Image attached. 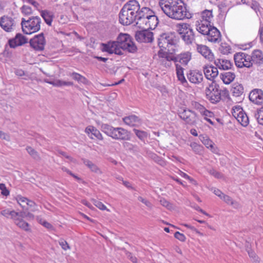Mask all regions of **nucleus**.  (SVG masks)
<instances>
[{"instance_id":"nucleus-1","label":"nucleus","mask_w":263,"mask_h":263,"mask_svg":"<svg viewBox=\"0 0 263 263\" xmlns=\"http://www.w3.org/2000/svg\"><path fill=\"white\" fill-rule=\"evenodd\" d=\"M159 4L163 12L171 18L183 20L192 17L182 0H160Z\"/></svg>"},{"instance_id":"nucleus-2","label":"nucleus","mask_w":263,"mask_h":263,"mask_svg":"<svg viewBox=\"0 0 263 263\" xmlns=\"http://www.w3.org/2000/svg\"><path fill=\"white\" fill-rule=\"evenodd\" d=\"M41 18L37 16H31L28 20L22 18L21 26L24 34H31L39 31L41 29Z\"/></svg>"},{"instance_id":"nucleus-3","label":"nucleus","mask_w":263,"mask_h":263,"mask_svg":"<svg viewBox=\"0 0 263 263\" xmlns=\"http://www.w3.org/2000/svg\"><path fill=\"white\" fill-rule=\"evenodd\" d=\"M115 42L122 49L128 52L134 53L137 51L138 48L133 38L127 33H120Z\"/></svg>"},{"instance_id":"nucleus-4","label":"nucleus","mask_w":263,"mask_h":263,"mask_svg":"<svg viewBox=\"0 0 263 263\" xmlns=\"http://www.w3.org/2000/svg\"><path fill=\"white\" fill-rule=\"evenodd\" d=\"M179 40V37L175 32L163 33L158 38V45L159 48L165 49L175 45Z\"/></svg>"},{"instance_id":"nucleus-5","label":"nucleus","mask_w":263,"mask_h":263,"mask_svg":"<svg viewBox=\"0 0 263 263\" xmlns=\"http://www.w3.org/2000/svg\"><path fill=\"white\" fill-rule=\"evenodd\" d=\"M187 44H192L195 39V34L191 25L187 23L180 25L178 33Z\"/></svg>"},{"instance_id":"nucleus-6","label":"nucleus","mask_w":263,"mask_h":263,"mask_svg":"<svg viewBox=\"0 0 263 263\" xmlns=\"http://www.w3.org/2000/svg\"><path fill=\"white\" fill-rule=\"evenodd\" d=\"M119 22L123 25H129L136 21V14L126 10V7L122 8L119 15Z\"/></svg>"},{"instance_id":"nucleus-7","label":"nucleus","mask_w":263,"mask_h":263,"mask_svg":"<svg viewBox=\"0 0 263 263\" xmlns=\"http://www.w3.org/2000/svg\"><path fill=\"white\" fill-rule=\"evenodd\" d=\"M28 42L27 38L20 33H17L14 37L10 39L7 44L5 45L3 54L5 55L7 52V48L9 46L11 48H15L18 46H22Z\"/></svg>"},{"instance_id":"nucleus-8","label":"nucleus","mask_w":263,"mask_h":263,"mask_svg":"<svg viewBox=\"0 0 263 263\" xmlns=\"http://www.w3.org/2000/svg\"><path fill=\"white\" fill-rule=\"evenodd\" d=\"M29 44L30 46L36 51L43 50L46 44L44 33L42 32L35 35L32 39L30 40Z\"/></svg>"},{"instance_id":"nucleus-9","label":"nucleus","mask_w":263,"mask_h":263,"mask_svg":"<svg viewBox=\"0 0 263 263\" xmlns=\"http://www.w3.org/2000/svg\"><path fill=\"white\" fill-rule=\"evenodd\" d=\"M153 13V11L150 8L143 7L136 13V24L140 28L143 27L144 22L148 17V15Z\"/></svg>"},{"instance_id":"nucleus-10","label":"nucleus","mask_w":263,"mask_h":263,"mask_svg":"<svg viewBox=\"0 0 263 263\" xmlns=\"http://www.w3.org/2000/svg\"><path fill=\"white\" fill-rule=\"evenodd\" d=\"M137 31L135 33V39L140 43H151L153 41V33L147 29Z\"/></svg>"},{"instance_id":"nucleus-11","label":"nucleus","mask_w":263,"mask_h":263,"mask_svg":"<svg viewBox=\"0 0 263 263\" xmlns=\"http://www.w3.org/2000/svg\"><path fill=\"white\" fill-rule=\"evenodd\" d=\"M248 54L243 52H237L234 55V60L236 66L238 68H242L244 67L250 68L252 66V62L249 61L248 63H245L247 59Z\"/></svg>"},{"instance_id":"nucleus-12","label":"nucleus","mask_w":263,"mask_h":263,"mask_svg":"<svg viewBox=\"0 0 263 263\" xmlns=\"http://www.w3.org/2000/svg\"><path fill=\"white\" fill-rule=\"evenodd\" d=\"M206 98L213 104H217L221 100V92H217L210 88L206 87L205 90Z\"/></svg>"},{"instance_id":"nucleus-13","label":"nucleus","mask_w":263,"mask_h":263,"mask_svg":"<svg viewBox=\"0 0 263 263\" xmlns=\"http://www.w3.org/2000/svg\"><path fill=\"white\" fill-rule=\"evenodd\" d=\"M14 21L11 17L4 15L0 17V26L6 32H11Z\"/></svg>"},{"instance_id":"nucleus-14","label":"nucleus","mask_w":263,"mask_h":263,"mask_svg":"<svg viewBox=\"0 0 263 263\" xmlns=\"http://www.w3.org/2000/svg\"><path fill=\"white\" fill-rule=\"evenodd\" d=\"M159 23L158 18L155 15V12L148 15V17L144 22L143 27H140V28H146L148 30L154 29Z\"/></svg>"},{"instance_id":"nucleus-15","label":"nucleus","mask_w":263,"mask_h":263,"mask_svg":"<svg viewBox=\"0 0 263 263\" xmlns=\"http://www.w3.org/2000/svg\"><path fill=\"white\" fill-rule=\"evenodd\" d=\"M249 98L253 103L260 105L263 102V91L260 89H255L250 93Z\"/></svg>"},{"instance_id":"nucleus-16","label":"nucleus","mask_w":263,"mask_h":263,"mask_svg":"<svg viewBox=\"0 0 263 263\" xmlns=\"http://www.w3.org/2000/svg\"><path fill=\"white\" fill-rule=\"evenodd\" d=\"M112 138L116 140H129L130 139V133L123 128L117 127L114 131Z\"/></svg>"},{"instance_id":"nucleus-17","label":"nucleus","mask_w":263,"mask_h":263,"mask_svg":"<svg viewBox=\"0 0 263 263\" xmlns=\"http://www.w3.org/2000/svg\"><path fill=\"white\" fill-rule=\"evenodd\" d=\"M187 78L190 82L194 84L201 83L203 79L202 72L196 70H190L187 74Z\"/></svg>"},{"instance_id":"nucleus-18","label":"nucleus","mask_w":263,"mask_h":263,"mask_svg":"<svg viewBox=\"0 0 263 263\" xmlns=\"http://www.w3.org/2000/svg\"><path fill=\"white\" fill-rule=\"evenodd\" d=\"M209 26V31H208L207 34L209 41L214 43L219 42L221 36L220 31L215 27L212 26L211 25Z\"/></svg>"},{"instance_id":"nucleus-19","label":"nucleus","mask_w":263,"mask_h":263,"mask_svg":"<svg viewBox=\"0 0 263 263\" xmlns=\"http://www.w3.org/2000/svg\"><path fill=\"white\" fill-rule=\"evenodd\" d=\"M203 72L206 78L210 80H213L218 74L217 68L212 65L205 66Z\"/></svg>"},{"instance_id":"nucleus-20","label":"nucleus","mask_w":263,"mask_h":263,"mask_svg":"<svg viewBox=\"0 0 263 263\" xmlns=\"http://www.w3.org/2000/svg\"><path fill=\"white\" fill-rule=\"evenodd\" d=\"M197 50L198 52L210 61H212L214 59V55L208 46L202 45H197Z\"/></svg>"},{"instance_id":"nucleus-21","label":"nucleus","mask_w":263,"mask_h":263,"mask_svg":"<svg viewBox=\"0 0 263 263\" xmlns=\"http://www.w3.org/2000/svg\"><path fill=\"white\" fill-rule=\"evenodd\" d=\"M123 122L130 126H136L141 123V120L136 115H131L123 118Z\"/></svg>"},{"instance_id":"nucleus-22","label":"nucleus","mask_w":263,"mask_h":263,"mask_svg":"<svg viewBox=\"0 0 263 263\" xmlns=\"http://www.w3.org/2000/svg\"><path fill=\"white\" fill-rule=\"evenodd\" d=\"M125 7H126V10L132 11L136 14L139 10L140 6L137 1L132 0L125 4L122 8Z\"/></svg>"},{"instance_id":"nucleus-23","label":"nucleus","mask_w":263,"mask_h":263,"mask_svg":"<svg viewBox=\"0 0 263 263\" xmlns=\"http://www.w3.org/2000/svg\"><path fill=\"white\" fill-rule=\"evenodd\" d=\"M220 77L224 84H229L234 80L235 74L234 72H225L221 73Z\"/></svg>"},{"instance_id":"nucleus-24","label":"nucleus","mask_w":263,"mask_h":263,"mask_svg":"<svg viewBox=\"0 0 263 263\" xmlns=\"http://www.w3.org/2000/svg\"><path fill=\"white\" fill-rule=\"evenodd\" d=\"M176 69L177 77L179 81L182 83V84L185 85L187 84V82L184 76L183 70L184 69L178 64H175Z\"/></svg>"},{"instance_id":"nucleus-25","label":"nucleus","mask_w":263,"mask_h":263,"mask_svg":"<svg viewBox=\"0 0 263 263\" xmlns=\"http://www.w3.org/2000/svg\"><path fill=\"white\" fill-rule=\"evenodd\" d=\"M236 118L238 122H239L243 126H247L249 124V118L243 110H240L238 112V113L237 114V117Z\"/></svg>"},{"instance_id":"nucleus-26","label":"nucleus","mask_w":263,"mask_h":263,"mask_svg":"<svg viewBox=\"0 0 263 263\" xmlns=\"http://www.w3.org/2000/svg\"><path fill=\"white\" fill-rule=\"evenodd\" d=\"M252 62L257 64L263 63V54L259 50H255L251 56Z\"/></svg>"},{"instance_id":"nucleus-27","label":"nucleus","mask_w":263,"mask_h":263,"mask_svg":"<svg viewBox=\"0 0 263 263\" xmlns=\"http://www.w3.org/2000/svg\"><path fill=\"white\" fill-rule=\"evenodd\" d=\"M81 160L83 163L86 165L92 172L99 174H102V172L101 171L100 169L91 161L85 158H82Z\"/></svg>"},{"instance_id":"nucleus-28","label":"nucleus","mask_w":263,"mask_h":263,"mask_svg":"<svg viewBox=\"0 0 263 263\" xmlns=\"http://www.w3.org/2000/svg\"><path fill=\"white\" fill-rule=\"evenodd\" d=\"M41 15L44 20L45 23L48 25L51 26L53 18V14L52 13L47 10H44L41 11Z\"/></svg>"},{"instance_id":"nucleus-29","label":"nucleus","mask_w":263,"mask_h":263,"mask_svg":"<svg viewBox=\"0 0 263 263\" xmlns=\"http://www.w3.org/2000/svg\"><path fill=\"white\" fill-rule=\"evenodd\" d=\"M231 91L233 96L235 97H239L243 92V86L240 84L234 83L233 85Z\"/></svg>"},{"instance_id":"nucleus-30","label":"nucleus","mask_w":263,"mask_h":263,"mask_svg":"<svg viewBox=\"0 0 263 263\" xmlns=\"http://www.w3.org/2000/svg\"><path fill=\"white\" fill-rule=\"evenodd\" d=\"M179 62L182 65H186L191 59V53L187 51L179 54Z\"/></svg>"},{"instance_id":"nucleus-31","label":"nucleus","mask_w":263,"mask_h":263,"mask_svg":"<svg viewBox=\"0 0 263 263\" xmlns=\"http://www.w3.org/2000/svg\"><path fill=\"white\" fill-rule=\"evenodd\" d=\"M101 46H102V51L106 52L109 54L113 53V49L115 46H116V43L115 41L108 42L107 43H102Z\"/></svg>"},{"instance_id":"nucleus-32","label":"nucleus","mask_w":263,"mask_h":263,"mask_svg":"<svg viewBox=\"0 0 263 263\" xmlns=\"http://www.w3.org/2000/svg\"><path fill=\"white\" fill-rule=\"evenodd\" d=\"M115 129L116 128L107 124H103L101 125L102 131L112 138V136L114 135V131L115 130Z\"/></svg>"},{"instance_id":"nucleus-33","label":"nucleus","mask_w":263,"mask_h":263,"mask_svg":"<svg viewBox=\"0 0 263 263\" xmlns=\"http://www.w3.org/2000/svg\"><path fill=\"white\" fill-rule=\"evenodd\" d=\"M197 117V114L191 110V114H188V115L185 117V122L186 124L190 125H194L196 123V119Z\"/></svg>"},{"instance_id":"nucleus-34","label":"nucleus","mask_w":263,"mask_h":263,"mask_svg":"<svg viewBox=\"0 0 263 263\" xmlns=\"http://www.w3.org/2000/svg\"><path fill=\"white\" fill-rule=\"evenodd\" d=\"M70 76L72 77L74 80L83 84H86L88 82V80L85 77L81 75L78 73L73 72L70 74Z\"/></svg>"},{"instance_id":"nucleus-35","label":"nucleus","mask_w":263,"mask_h":263,"mask_svg":"<svg viewBox=\"0 0 263 263\" xmlns=\"http://www.w3.org/2000/svg\"><path fill=\"white\" fill-rule=\"evenodd\" d=\"M202 17L203 21L205 23H208L210 25H211V19L213 17L212 11L209 10H205L202 13Z\"/></svg>"},{"instance_id":"nucleus-36","label":"nucleus","mask_w":263,"mask_h":263,"mask_svg":"<svg viewBox=\"0 0 263 263\" xmlns=\"http://www.w3.org/2000/svg\"><path fill=\"white\" fill-rule=\"evenodd\" d=\"M210 26L208 23H201L200 26H197L196 28L197 30L203 35H207L208 31H209Z\"/></svg>"},{"instance_id":"nucleus-37","label":"nucleus","mask_w":263,"mask_h":263,"mask_svg":"<svg viewBox=\"0 0 263 263\" xmlns=\"http://www.w3.org/2000/svg\"><path fill=\"white\" fill-rule=\"evenodd\" d=\"M28 154L32 157V158L36 160H40V157L37 151L31 146H27L26 148Z\"/></svg>"},{"instance_id":"nucleus-38","label":"nucleus","mask_w":263,"mask_h":263,"mask_svg":"<svg viewBox=\"0 0 263 263\" xmlns=\"http://www.w3.org/2000/svg\"><path fill=\"white\" fill-rule=\"evenodd\" d=\"M15 224L25 231H29L30 230L29 223L25 221L22 218H21L18 221H16Z\"/></svg>"},{"instance_id":"nucleus-39","label":"nucleus","mask_w":263,"mask_h":263,"mask_svg":"<svg viewBox=\"0 0 263 263\" xmlns=\"http://www.w3.org/2000/svg\"><path fill=\"white\" fill-rule=\"evenodd\" d=\"M219 50L221 53L226 54L230 53L231 48L228 44L222 43L219 48Z\"/></svg>"},{"instance_id":"nucleus-40","label":"nucleus","mask_w":263,"mask_h":263,"mask_svg":"<svg viewBox=\"0 0 263 263\" xmlns=\"http://www.w3.org/2000/svg\"><path fill=\"white\" fill-rule=\"evenodd\" d=\"M194 152L197 154H201L203 151V147L196 142H192L190 144Z\"/></svg>"},{"instance_id":"nucleus-41","label":"nucleus","mask_w":263,"mask_h":263,"mask_svg":"<svg viewBox=\"0 0 263 263\" xmlns=\"http://www.w3.org/2000/svg\"><path fill=\"white\" fill-rule=\"evenodd\" d=\"M133 130L138 138L142 141H144V139L147 137V133L146 132L135 128H134Z\"/></svg>"},{"instance_id":"nucleus-42","label":"nucleus","mask_w":263,"mask_h":263,"mask_svg":"<svg viewBox=\"0 0 263 263\" xmlns=\"http://www.w3.org/2000/svg\"><path fill=\"white\" fill-rule=\"evenodd\" d=\"M16 200L17 203L22 206V208L24 209L25 208V204H26L27 201L28 200V198L23 197L21 195H18L16 197Z\"/></svg>"},{"instance_id":"nucleus-43","label":"nucleus","mask_w":263,"mask_h":263,"mask_svg":"<svg viewBox=\"0 0 263 263\" xmlns=\"http://www.w3.org/2000/svg\"><path fill=\"white\" fill-rule=\"evenodd\" d=\"M92 135H93L98 140H103L102 134L100 133V131L95 127L92 129V134L90 136H89L90 138L91 139H93V138L92 137Z\"/></svg>"},{"instance_id":"nucleus-44","label":"nucleus","mask_w":263,"mask_h":263,"mask_svg":"<svg viewBox=\"0 0 263 263\" xmlns=\"http://www.w3.org/2000/svg\"><path fill=\"white\" fill-rule=\"evenodd\" d=\"M21 12L25 15H29L32 13V10L30 6L23 5L21 8Z\"/></svg>"},{"instance_id":"nucleus-45","label":"nucleus","mask_w":263,"mask_h":263,"mask_svg":"<svg viewBox=\"0 0 263 263\" xmlns=\"http://www.w3.org/2000/svg\"><path fill=\"white\" fill-rule=\"evenodd\" d=\"M167 50V53L165 57V59L167 61L170 62V61H172L173 58L174 57V55H173V54L175 52V50L173 47H172L171 49L168 48Z\"/></svg>"},{"instance_id":"nucleus-46","label":"nucleus","mask_w":263,"mask_h":263,"mask_svg":"<svg viewBox=\"0 0 263 263\" xmlns=\"http://www.w3.org/2000/svg\"><path fill=\"white\" fill-rule=\"evenodd\" d=\"M212 82L211 84L209 85V86L208 87V88H210L214 90L215 91H216L217 92H221V90L220 89V86H219V84H217L216 83V81H215L214 80H212Z\"/></svg>"},{"instance_id":"nucleus-47","label":"nucleus","mask_w":263,"mask_h":263,"mask_svg":"<svg viewBox=\"0 0 263 263\" xmlns=\"http://www.w3.org/2000/svg\"><path fill=\"white\" fill-rule=\"evenodd\" d=\"M178 114L179 117L183 121H185V117H186L188 114H191V110L183 109L182 111H180Z\"/></svg>"},{"instance_id":"nucleus-48","label":"nucleus","mask_w":263,"mask_h":263,"mask_svg":"<svg viewBox=\"0 0 263 263\" xmlns=\"http://www.w3.org/2000/svg\"><path fill=\"white\" fill-rule=\"evenodd\" d=\"M161 204L163 206L166 207L168 210H172L173 209V204L169 201H167L165 199H161L160 201Z\"/></svg>"},{"instance_id":"nucleus-49","label":"nucleus","mask_w":263,"mask_h":263,"mask_svg":"<svg viewBox=\"0 0 263 263\" xmlns=\"http://www.w3.org/2000/svg\"><path fill=\"white\" fill-rule=\"evenodd\" d=\"M91 200L92 201L93 204L100 210H104L106 209V206L104 205L101 201L95 199H92Z\"/></svg>"},{"instance_id":"nucleus-50","label":"nucleus","mask_w":263,"mask_h":263,"mask_svg":"<svg viewBox=\"0 0 263 263\" xmlns=\"http://www.w3.org/2000/svg\"><path fill=\"white\" fill-rule=\"evenodd\" d=\"M174 237L175 238L182 242H184L186 240V237L183 234L180 233L178 231H177L174 233Z\"/></svg>"},{"instance_id":"nucleus-51","label":"nucleus","mask_w":263,"mask_h":263,"mask_svg":"<svg viewBox=\"0 0 263 263\" xmlns=\"http://www.w3.org/2000/svg\"><path fill=\"white\" fill-rule=\"evenodd\" d=\"M0 190L2 191L1 193L3 195L7 196L9 195V191L6 188L5 184H0Z\"/></svg>"},{"instance_id":"nucleus-52","label":"nucleus","mask_w":263,"mask_h":263,"mask_svg":"<svg viewBox=\"0 0 263 263\" xmlns=\"http://www.w3.org/2000/svg\"><path fill=\"white\" fill-rule=\"evenodd\" d=\"M249 256L250 258H252L254 261H257V256L256 255V253L252 251L251 249H247Z\"/></svg>"},{"instance_id":"nucleus-53","label":"nucleus","mask_w":263,"mask_h":263,"mask_svg":"<svg viewBox=\"0 0 263 263\" xmlns=\"http://www.w3.org/2000/svg\"><path fill=\"white\" fill-rule=\"evenodd\" d=\"M209 173L211 175L214 176L216 178H221L223 177V175L221 173L217 172L214 169L210 170L209 171Z\"/></svg>"},{"instance_id":"nucleus-54","label":"nucleus","mask_w":263,"mask_h":263,"mask_svg":"<svg viewBox=\"0 0 263 263\" xmlns=\"http://www.w3.org/2000/svg\"><path fill=\"white\" fill-rule=\"evenodd\" d=\"M123 146L124 148H125L126 150L128 151H133L134 149V148L135 147V146L133 144L128 142H124L123 143Z\"/></svg>"},{"instance_id":"nucleus-55","label":"nucleus","mask_w":263,"mask_h":263,"mask_svg":"<svg viewBox=\"0 0 263 263\" xmlns=\"http://www.w3.org/2000/svg\"><path fill=\"white\" fill-rule=\"evenodd\" d=\"M202 142L207 148H213L214 143L210 139L208 138H206V139H203Z\"/></svg>"},{"instance_id":"nucleus-56","label":"nucleus","mask_w":263,"mask_h":263,"mask_svg":"<svg viewBox=\"0 0 263 263\" xmlns=\"http://www.w3.org/2000/svg\"><path fill=\"white\" fill-rule=\"evenodd\" d=\"M40 223L49 230H51L53 229V226L50 223L44 220H43L42 219H41L40 220Z\"/></svg>"},{"instance_id":"nucleus-57","label":"nucleus","mask_w":263,"mask_h":263,"mask_svg":"<svg viewBox=\"0 0 263 263\" xmlns=\"http://www.w3.org/2000/svg\"><path fill=\"white\" fill-rule=\"evenodd\" d=\"M221 63H223V64L224 65L225 69L227 70L231 69L233 65L232 63L228 60H222Z\"/></svg>"},{"instance_id":"nucleus-58","label":"nucleus","mask_w":263,"mask_h":263,"mask_svg":"<svg viewBox=\"0 0 263 263\" xmlns=\"http://www.w3.org/2000/svg\"><path fill=\"white\" fill-rule=\"evenodd\" d=\"M10 216L11 218L14 220L15 224L16 223V221H18L21 219L18 217V212H16L14 210H12V212Z\"/></svg>"},{"instance_id":"nucleus-59","label":"nucleus","mask_w":263,"mask_h":263,"mask_svg":"<svg viewBox=\"0 0 263 263\" xmlns=\"http://www.w3.org/2000/svg\"><path fill=\"white\" fill-rule=\"evenodd\" d=\"M221 199H223V200L226 203H227L228 204H230V203L231 204H233V200H232V198L227 195L223 194Z\"/></svg>"},{"instance_id":"nucleus-60","label":"nucleus","mask_w":263,"mask_h":263,"mask_svg":"<svg viewBox=\"0 0 263 263\" xmlns=\"http://www.w3.org/2000/svg\"><path fill=\"white\" fill-rule=\"evenodd\" d=\"M12 212V211H10L8 209H5L1 212V214L6 218H9V216H11Z\"/></svg>"},{"instance_id":"nucleus-61","label":"nucleus","mask_w":263,"mask_h":263,"mask_svg":"<svg viewBox=\"0 0 263 263\" xmlns=\"http://www.w3.org/2000/svg\"><path fill=\"white\" fill-rule=\"evenodd\" d=\"M59 243L62 247V249L64 250H66L67 249H69L70 248L67 241L64 240H61L60 241H59Z\"/></svg>"},{"instance_id":"nucleus-62","label":"nucleus","mask_w":263,"mask_h":263,"mask_svg":"<svg viewBox=\"0 0 263 263\" xmlns=\"http://www.w3.org/2000/svg\"><path fill=\"white\" fill-rule=\"evenodd\" d=\"M221 97L223 96L225 98H227L229 100L230 99L229 90L226 88L221 90Z\"/></svg>"},{"instance_id":"nucleus-63","label":"nucleus","mask_w":263,"mask_h":263,"mask_svg":"<svg viewBox=\"0 0 263 263\" xmlns=\"http://www.w3.org/2000/svg\"><path fill=\"white\" fill-rule=\"evenodd\" d=\"M122 48L119 47V45H117L116 44V46H115V47L114 48V49H113V53H115L116 54H117V55H122L123 54V53L122 52V51H121V49Z\"/></svg>"},{"instance_id":"nucleus-64","label":"nucleus","mask_w":263,"mask_h":263,"mask_svg":"<svg viewBox=\"0 0 263 263\" xmlns=\"http://www.w3.org/2000/svg\"><path fill=\"white\" fill-rule=\"evenodd\" d=\"M126 255L127 257L134 263H136L137 262V258L135 256H134L132 253L129 252H126Z\"/></svg>"}]
</instances>
